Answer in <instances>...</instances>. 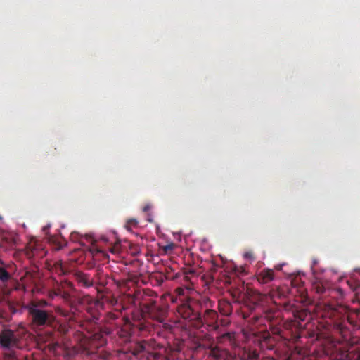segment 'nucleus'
I'll return each mask as SVG.
<instances>
[{
  "label": "nucleus",
  "mask_w": 360,
  "mask_h": 360,
  "mask_svg": "<svg viewBox=\"0 0 360 360\" xmlns=\"http://www.w3.org/2000/svg\"><path fill=\"white\" fill-rule=\"evenodd\" d=\"M174 244L171 243L163 247V250L165 252H168L169 251H172L174 248Z\"/></svg>",
  "instance_id": "nucleus-5"
},
{
  "label": "nucleus",
  "mask_w": 360,
  "mask_h": 360,
  "mask_svg": "<svg viewBox=\"0 0 360 360\" xmlns=\"http://www.w3.org/2000/svg\"><path fill=\"white\" fill-rule=\"evenodd\" d=\"M263 282H268L274 279V272L271 269H266L261 273Z\"/></svg>",
  "instance_id": "nucleus-3"
},
{
  "label": "nucleus",
  "mask_w": 360,
  "mask_h": 360,
  "mask_svg": "<svg viewBox=\"0 0 360 360\" xmlns=\"http://www.w3.org/2000/svg\"><path fill=\"white\" fill-rule=\"evenodd\" d=\"M147 210H148V207H146L144 208V211H146Z\"/></svg>",
  "instance_id": "nucleus-12"
},
{
  "label": "nucleus",
  "mask_w": 360,
  "mask_h": 360,
  "mask_svg": "<svg viewBox=\"0 0 360 360\" xmlns=\"http://www.w3.org/2000/svg\"><path fill=\"white\" fill-rule=\"evenodd\" d=\"M29 312L36 324L41 326L46 323L48 319L47 313L45 311L39 309L36 304H32L29 307Z\"/></svg>",
  "instance_id": "nucleus-2"
},
{
  "label": "nucleus",
  "mask_w": 360,
  "mask_h": 360,
  "mask_svg": "<svg viewBox=\"0 0 360 360\" xmlns=\"http://www.w3.org/2000/svg\"><path fill=\"white\" fill-rule=\"evenodd\" d=\"M8 356H9V358H14L15 357V354L11 352V354H8Z\"/></svg>",
  "instance_id": "nucleus-8"
},
{
  "label": "nucleus",
  "mask_w": 360,
  "mask_h": 360,
  "mask_svg": "<svg viewBox=\"0 0 360 360\" xmlns=\"http://www.w3.org/2000/svg\"><path fill=\"white\" fill-rule=\"evenodd\" d=\"M0 344L4 349L8 350L20 348L18 334L8 329L3 330L0 335Z\"/></svg>",
  "instance_id": "nucleus-1"
},
{
  "label": "nucleus",
  "mask_w": 360,
  "mask_h": 360,
  "mask_svg": "<svg viewBox=\"0 0 360 360\" xmlns=\"http://www.w3.org/2000/svg\"><path fill=\"white\" fill-rule=\"evenodd\" d=\"M281 267H282V266H281V265H279V266H276V269H278V270H280V269H281Z\"/></svg>",
  "instance_id": "nucleus-10"
},
{
  "label": "nucleus",
  "mask_w": 360,
  "mask_h": 360,
  "mask_svg": "<svg viewBox=\"0 0 360 360\" xmlns=\"http://www.w3.org/2000/svg\"><path fill=\"white\" fill-rule=\"evenodd\" d=\"M359 273H360V269L359 270Z\"/></svg>",
  "instance_id": "nucleus-13"
},
{
  "label": "nucleus",
  "mask_w": 360,
  "mask_h": 360,
  "mask_svg": "<svg viewBox=\"0 0 360 360\" xmlns=\"http://www.w3.org/2000/svg\"><path fill=\"white\" fill-rule=\"evenodd\" d=\"M356 360H360V354L357 357V359Z\"/></svg>",
  "instance_id": "nucleus-11"
},
{
  "label": "nucleus",
  "mask_w": 360,
  "mask_h": 360,
  "mask_svg": "<svg viewBox=\"0 0 360 360\" xmlns=\"http://www.w3.org/2000/svg\"><path fill=\"white\" fill-rule=\"evenodd\" d=\"M110 251H111V252H112V253L116 252H117L116 248L115 247V248H112V249L110 250Z\"/></svg>",
  "instance_id": "nucleus-9"
},
{
  "label": "nucleus",
  "mask_w": 360,
  "mask_h": 360,
  "mask_svg": "<svg viewBox=\"0 0 360 360\" xmlns=\"http://www.w3.org/2000/svg\"><path fill=\"white\" fill-rule=\"evenodd\" d=\"M8 278V274L5 270L0 269V280L2 281H7Z\"/></svg>",
  "instance_id": "nucleus-4"
},
{
  "label": "nucleus",
  "mask_w": 360,
  "mask_h": 360,
  "mask_svg": "<svg viewBox=\"0 0 360 360\" xmlns=\"http://www.w3.org/2000/svg\"><path fill=\"white\" fill-rule=\"evenodd\" d=\"M137 224V221L136 219H130L127 222V227L129 228V226H136Z\"/></svg>",
  "instance_id": "nucleus-6"
},
{
  "label": "nucleus",
  "mask_w": 360,
  "mask_h": 360,
  "mask_svg": "<svg viewBox=\"0 0 360 360\" xmlns=\"http://www.w3.org/2000/svg\"><path fill=\"white\" fill-rule=\"evenodd\" d=\"M244 257L247 259H250L252 260L253 259V255H252V253L251 252H246L245 254H244Z\"/></svg>",
  "instance_id": "nucleus-7"
}]
</instances>
